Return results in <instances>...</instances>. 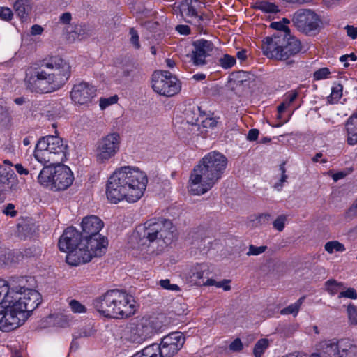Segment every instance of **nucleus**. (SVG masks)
<instances>
[{"label": "nucleus", "mask_w": 357, "mask_h": 357, "mask_svg": "<svg viewBox=\"0 0 357 357\" xmlns=\"http://www.w3.org/2000/svg\"><path fill=\"white\" fill-rule=\"evenodd\" d=\"M70 74V66L65 59L59 55L49 56L27 69L25 84L32 92L51 93L61 89Z\"/></svg>", "instance_id": "f257e3e1"}, {"label": "nucleus", "mask_w": 357, "mask_h": 357, "mask_svg": "<svg viewBox=\"0 0 357 357\" xmlns=\"http://www.w3.org/2000/svg\"><path fill=\"white\" fill-rule=\"evenodd\" d=\"M147 183L146 174L138 167H121L116 169L108 179L107 197L113 204L123 199L135 202L143 196Z\"/></svg>", "instance_id": "f03ea898"}, {"label": "nucleus", "mask_w": 357, "mask_h": 357, "mask_svg": "<svg viewBox=\"0 0 357 357\" xmlns=\"http://www.w3.org/2000/svg\"><path fill=\"white\" fill-rule=\"evenodd\" d=\"M227 158L218 151L206 154L190 173L188 190L194 195L208 192L222 178L227 167Z\"/></svg>", "instance_id": "7ed1b4c3"}, {"label": "nucleus", "mask_w": 357, "mask_h": 357, "mask_svg": "<svg viewBox=\"0 0 357 357\" xmlns=\"http://www.w3.org/2000/svg\"><path fill=\"white\" fill-rule=\"evenodd\" d=\"M95 309L102 316L124 319L133 315L137 310L132 296L123 290L112 289L94 300Z\"/></svg>", "instance_id": "20e7f679"}, {"label": "nucleus", "mask_w": 357, "mask_h": 357, "mask_svg": "<svg viewBox=\"0 0 357 357\" xmlns=\"http://www.w3.org/2000/svg\"><path fill=\"white\" fill-rule=\"evenodd\" d=\"M261 49L268 58L284 61L287 66H291L295 63L292 58L301 51L302 46L296 37L288 36L285 32H276L263 40Z\"/></svg>", "instance_id": "39448f33"}, {"label": "nucleus", "mask_w": 357, "mask_h": 357, "mask_svg": "<svg viewBox=\"0 0 357 357\" xmlns=\"http://www.w3.org/2000/svg\"><path fill=\"white\" fill-rule=\"evenodd\" d=\"M83 238L86 239L87 243L91 248V252L84 253L83 257L79 250L77 254H71L70 261L80 262L91 261L93 257L102 256L107 250L108 245L107 238L99 234L104 227L103 221L96 215L84 217L81 222Z\"/></svg>", "instance_id": "423d86ee"}, {"label": "nucleus", "mask_w": 357, "mask_h": 357, "mask_svg": "<svg viewBox=\"0 0 357 357\" xmlns=\"http://www.w3.org/2000/svg\"><path fill=\"white\" fill-rule=\"evenodd\" d=\"M175 227L172 222L166 219H151L143 225H139L137 232L142 245L156 243L159 251L169 244L174 236Z\"/></svg>", "instance_id": "0eeeda50"}, {"label": "nucleus", "mask_w": 357, "mask_h": 357, "mask_svg": "<svg viewBox=\"0 0 357 357\" xmlns=\"http://www.w3.org/2000/svg\"><path fill=\"white\" fill-rule=\"evenodd\" d=\"M67 145L58 136L48 135L42 137L36 144L34 157L44 165L61 163L66 158Z\"/></svg>", "instance_id": "6e6552de"}, {"label": "nucleus", "mask_w": 357, "mask_h": 357, "mask_svg": "<svg viewBox=\"0 0 357 357\" xmlns=\"http://www.w3.org/2000/svg\"><path fill=\"white\" fill-rule=\"evenodd\" d=\"M56 165H47L40 171L38 182L46 188L52 190H64L73 183L74 176L70 169L60 163Z\"/></svg>", "instance_id": "1a4fd4ad"}, {"label": "nucleus", "mask_w": 357, "mask_h": 357, "mask_svg": "<svg viewBox=\"0 0 357 357\" xmlns=\"http://www.w3.org/2000/svg\"><path fill=\"white\" fill-rule=\"evenodd\" d=\"M58 246L61 251L68 252L66 256V262L73 266L84 264L90 261H84L78 263V261H70L71 254H77L79 250L83 257L84 253L91 252V248L87 243L86 239L83 238L82 234L79 233L75 227H68L60 237Z\"/></svg>", "instance_id": "9d476101"}, {"label": "nucleus", "mask_w": 357, "mask_h": 357, "mask_svg": "<svg viewBox=\"0 0 357 357\" xmlns=\"http://www.w3.org/2000/svg\"><path fill=\"white\" fill-rule=\"evenodd\" d=\"M151 83L155 92L167 97L174 96L181 89L180 81L169 71H155Z\"/></svg>", "instance_id": "9b49d317"}, {"label": "nucleus", "mask_w": 357, "mask_h": 357, "mask_svg": "<svg viewBox=\"0 0 357 357\" xmlns=\"http://www.w3.org/2000/svg\"><path fill=\"white\" fill-rule=\"evenodd\" d=\"M121 142L120 135L116 132L102 137L96 143V160L105 163L114 158L120 150Z\"/></svg>", "instance_id": "f8f14e48"}, {"label": "nucleus", "mask_w": 357, "mask_h": 357, "mask_svg": "<svg viewBox=\"0 0 357 357\" xmlns=\"http://www.w3.org/2000/svg\"><path fill=\"white\" fill-rule=\"evenodd\" d=\"M292 21L298 30L306 34L314 33L321 24L317 15L310 10H298L294 13Z\"/></svg>", "instance_id": "ddd939ff"}, {"label": "nucleus", "mask_w": 357, "mask_h": 357, "mask_svg": "<svg viewBox=\"0 0 357 357\" xmlns=\"http://www.w3.org/2000/svg\"><path fill=\"white\" fill-rule=\"evenodd\" d=\"M185 337L180 331H174L164 336L158 344L162 357H173L183 348Z\"/></svg>", "instance_id": "4468645a"}, {"label": "nucleus", "mask_w": 357, "mask_h": 357, "mask_svg": "<svg viewBox=\"0 0 357 357\" xmlns=\"http://www.w3.org/2000/svg\"><path fill=\"white\" fill-rule=\"evenodd\" d=\"M194 50L191 54H185L182 61L183 63H192L194 66L206 64V58L211 55L213 50V44L206 40H197L192 43Z\"/></svg>", "instance_id": "2eb2a0df"}, {"label": "nucleus", "mask_w": 357, "mask_h": 357, "mask_svg": "<svg viewBox=\"0 0 357 357\" xmlns=\"http://www.w3.org/2000/svg\"><path fill=\"white\" fill-rule=\"evenodd\" d=\"M5 305L0 319V329L6 332L19 327L27 317L13 303Z\"/></svg>", "instance_id": "dca6fc26"}, {"label": "nucleus", "mask_w": 357, "mask_h": 357, "mask_svg": "<svg viewBox=\"0 0 357 357\" xmlns=\"http://www.w3.org/2000/svg\"><path fill=\"white\" fill-rule=\"evenodd\" d=\"M41 303V296L38 291L32 289H26L19 296L15 297L14 301L12 302L20 311L23 312L24 314L29 316V313L33 311Z\"/></svg>", "instance_id": "f3484780"}, {"label": "nucleus", "mask_w": 357, "mask_h": 357, "mask_svg": "<svg viewBox=\"0 0 357 357\" xmlns=\"http://www.w3.org/2000/svg\"><path fill=\"white\" fill-rule=\"evenodd\" d=\"M204 8V3L199 0H184L179 5L181 16L188 22H197L196 25L202 30L203 26L200 22L203 20Z\"/></svg>", "instance_id": "a211bd4d"}, {"label": "nucleus", "mask_w": 357, "mask_h": 357, "mask_svg": "<svg viewBox=\"0 0 357 357\" xmlns=\"http://www.w3.org/2000/svg\"><path fill=\"white\" fill-rule=\"evenodd\" d=\"M340 340L332 339L319 344V351L310 356L303 354H291L283 357H341Z\"/></svg>", "instance_id": "6ab92c4d"}, {"label": "nucleus", "mask_w": 357, "mask_h": 357, "mask_svg": "<svg viewBox=\"0 0 357 357\" xmlns=\"http://www.w3.org/2000/svg\"><path fill=\"white\" fill-rule=\"evenodd\" d=\"M96 89L87 82L75 84L70 91L72 100L79 105H88L96 96Z\"/></svg>", "instance_id": "aec40b11"}, {"label": "nucleus", "mask_w": 357, "mask_h": 357, "mask_svg": "<svg viewBox=\"0 0 357 357\" xmlns=\"http://www.w3.org/2000/svg\"><path fill=\"white\" fill-rule=\"evenodd\" d=\"M138 325L146 340L160 332L162 328V322L156 317H143Z\"/></svg>", "instance_id": "412c9836"}, {"label": "nucleus", "mask_w": 357, "mask_h": 357, "mask_svg": "<svg viewBox=\"0 0 357 357\" xmlns=\"http://www.w3.org/2000/svg\"><path fill=\"white\" fill-rule=\"evenodd\" d=\"M28 280L26 277L13 276L6 280L7 286L9 288V293L14 300L15 297L19 296L21 292L26 289V283Z\"/></svg>", "instance_id": "4be33fe9"}, {"label": "nucleus", "mask_w": 357, "mask_h": 357, "mask_svg": "<svg viewBox=\"0 0 357 357\" xmlns=\"http://www.w3.org/2000/svg\"><path fill=\"white\" fill-rule=\"evenodd\" d=\"M345 128L347 134V143L349 145L357 144V111L347 120Z\"/></svg>", "instance_id": "5701e85b"}, {"label": "nucleus", "mask_w": 357, "mask_h": 357, "mask_svg": "<svg viewBox=\"0 0 357 357\" xmlns=\"http://www.w3.org/2000/svg\"><path fill=\"white\" fill-rule=\"evenodd\" d=\"M13 8L21 21L25 22L28 20L32 9V0H15Z\"/></svg>", "instance_id": "b1692460"}, {"label": "nucleus", "mask_w": 357, "mask_h": 357, "mask_svg": "<svg viewBox=\"0 0 357 357\" xmlns=\"http://www.w3.org/2000/svg\"><path fill=\"white\" fill-rule=\"evenodd\" d=\"M209 274L208 267L206 264H200L193 266L190 272L191 282L196 285H202L204 278Z\"/></svg>", "instance_id": "393cba45"}, {"label": "nucleus", "mask_w": 357, "mask_h": 357, "mask_svg": "<svg viewBox=\"0 0 357 357\" xmlns=\"http://www.w3.org/2000/svg\"><path fill=\"white\" fill-rule=\"evenodd\" d=\"M341 357H356L357 356V345L354 344L350 340L346 339L340 340Z\"/></svg>", "instance_id": "a878e982"}, {"label": "nucleus", "mask_w": 357, "mask_h": 357, "mask_svg": "<svg viewBox=\"0 0 357 357\" xmlns=\"http://www.w3.org/2000/svg\"><path fill=\"white\" fill-rule=\"evenodd\" d=\"M252 8L267 13H276L279 12L278 6L267 1H257Z\"/></svg>", "instance_id": "bb28decb"}, {"label": "nucleus", "mask_w": 357, "mask_h": 357, "mask_svg": "<svg viewBox=\"0 0 357 357\" xmlns=\"http://www.w3.org/2000/svg\"><path fill=\"white\" fill-rule=\"evenodd\" d=\"M13 302L6 280L0 278V304L10 305Z\"/></svg>", "instance_id": "cd10ccee"}, {"label": "nucleus", "mask_w": 357, "mask_h": 357, "mask_svg": "<svg viewBox=\"0 0 357 357\" xmlns=\"http://www.w3.org/2000/svg\"><path fill=\"white\" fill-rule=\"evenodd\" d=\"M128 340L134 344H142L146 340L138 324L130 328Z\"/></svg>", "instance_id": "c85d7f7f"}, {"label": "nucleus", "mask_w": 357, "mask_h": 357, "mask_svg": "<svg viewBox=\"0 0 357 357\" xmlns=\"http://www.w3.org/2000/svg\"><path fill=\"white\" fill-rule=\"evenodd\" d=\"M344 288L342 282H339L335 280H329L325 282L326 291L331 296L340 294Z\"/></svg>", "instance_id": "c756f323"}, {"label": "nucleus", "mask_w": 357, "mask_h": 357, "mask_svg": "<svg viewBox=\"0 0 357 357\" xmlns=\"http://www.w3.org/2000/svg\"><path fill=\"white\" fill-rule=\"evenodd\" d=\"M343 86L340 83H334L328 102L331 104L337 103L342 96Z\"/></svg>", "instance_id": "7c9ffc66"}, {"label": "nucleus", "mask_w": 357, "mask_h": 357, "mask_svg": "<svg viewBox=\"0 0 357 357\" xmlns=\"http://www.w3.org/2000/svg\"><path fill=\"white\" fill-rule=\"evenodd\" d=\"M59 114L60 107H59L57 104L46 107L42 112V116L47 118L48 120H54L57 118Z\"/></svg>", "instance_id": "2f4dec72"}, {"label": "nucleus", "mask_w": 357, "mask_h": 357, "mask_svg": "<svg viewBox=\"0 0 357 357\" xmlns=\"http://www.w3.org/2000/svg\"><path fill=\"white\" fill-rule=\"evenodd\" d=\"M143 357H162L158 344L148 345L139 351Z\"/></svg>", "instance_id": "473e14b6"}, {"label": "nucleus", "mask_w": 357, "mask_h": 357, "mask_svg": "<svg viewBox=\"0 0 357 357\" xmlns=\"http://www.w3.org/2000/svg\"><path fill=\"white\" fill-rule=\"evenodd\" d=\"M304 300H305L304 296L300 298L296 303L291 304L290 305L287 306V307L283 308L280 311V313L282 314H296L298 312L300 307H301L302 303H303Z\"/></svg>", "instance_id": "72a5a7b5"}, {"label": "nucleus", "mask_w": 357, "mask_h": 357, "mask_svg": "<svg viewBox=\"0 0 357 357\" xmlns=\"http://www.w3.org/2000/svg\"><path fill=\"white\" fill-rule=\"evenodd\" d=\"M195 110H198V109L189 107L185 109L184 115L188 123L191 125L197 124L199 119V114Z\"/></svg>", "instance_id": "f704fd0d"}, {"label": "nucleus", "mask_w": 357, "mask_h": 357, "mask_svg": "<svg viewBox=\"0 0 357 357\" xmlns=\"http://www.w3.org/2000/svg\"><path fill=\"white\" fill-rule=\"evenodd\" d=\"M324 248L328 253L332 254L334 252H344L345 250L344 245L337 241H331L327 242Z\"/></svg>", "instance_id": "c9c22d12"}, {"label": "nucleus", "mask_w": 357, "mask_h": 357, "mask_svg": "<svg viewBox=\"0 0 357 357\" xmlns=\"http://www.w3.org/2000/svg\"><path fill=\"white\" fill-rule=\"evenodd\" d=\"M268 347V341L266 339H261L257 342L254 347L253 354L255 357H261L264 351Z\"/></svg>", "instance_id": "e433bc0d"}, {"label": "nucleus", "mask_w": 357, "mask_h": 357, "mask_svg": "<svg viewBox=\"0 0 357 357\" xmlns=\"http://www.w3.org/2000/svg\"><path fill=\"white\" fill-rule=\"evenodd\" d=\"M347 314L350 325H357V307L350 303L347 307Z\"/></svg>", "instance_id": "4c0bfd02"}, {"label": "nucleus", "mask_w": 357, "mask_h": 357, "mask_svg": "<svg viewBox=\"0 0 357 357\" xmlns=\"http://www.w3.org/2000/svg\"><path fill=\"white\" fill-rule=\"evenodd\" d=\"M220 66L224 69H229L234 66L236 63V59L229 54H225L219 59Z\"/></svg>", "instance_id": "58836bf2"}, {"label": "nucleus", "mask_w": 357, "mask_h": 357, "mask_svg": "<svg viewBox=\"0 0 357 357\" xmlns=\"http://www.w3.org/2000/svg\"><path fill=\"white\" fill-rule=\"evenodd\" d=\"M297 330V324H287L281 328L280 333L282 337L288 338L291 337Z\"/></svg>", "instance_id": "ea45409f"}, {"label": "nucleus", "mask_w": 357, "mask_h": 357, "mask_svg": "<svg viewBox=\"0 0 357 357\" xmlns=\"http://www.w3.org/2000/svg\"><path fill=\"white\" fill-rule=\"evenodd\" d=\"M284 165V162L280 165L279 169L281 172V178L278 182L274 184L273 186L274 188H275L278 191L282 190L284 183L287 181V179L288 178V176L286 174V169Z\"/></svg>", "instance_id": "a19ab883"}, {"label": "nucleus", "mask_w": 357, "mask_h": 357, "mask_svg": "<svg viewBox=\"0 0 357 357\" xmlns=\"http://www.w3.org/2000/svg\"><path fill=\"white\" fill-rule=\"evenodd\" d=\"M51 318L54 319V324L59 327H65L69 323V318L65 314H56Z\"/></svg>", "instance_id": "79ce46f5"}, {"label": "nucleus", "mask_w": 357, "mask_h": 357, "mask_svg": "<svg viewBox=\"0 0 357 357\" xmlns=\"http://www.w3.org/2000/svg\"><path fill=\"white\" fill-rule=\"evenodd\" d=\"M71 311L74 313H85L86 307L77 300L73 299L69 302Z\"/></svg>", "instance_id": "37998d69"}, {"label": "nucleus", "mask_w": 357, "mask_h": 357, "mask_svg": "<svg viewBox=\"0 0 357 357\" xmlns=\"http://www.w3.org/2000/svg\"><path fill=\"white\" fill-rule=\"evenodd\" d=\"M357 217V199L354 202L351 206L344 212V218L347 220H351Z\"/></svg>", "instance_id": "c03bdc74"}, {"label": "nucleus", "mask_w": 357, "mask_h": 357, "mask_svg": "<svg viewBox=\"0 0 357 357\" xmlns=\"http://www.w3.org/2000/svg\"><path fill=\"white\" fill-rule=\"evenodd\" d=\"M331 74V71L328 68H321L314 71L313 73V78L314 80H321L328 78Z\"/></svg>", "instance_id": "a18cd8bd"}, {"label": "nucleus", "mask_w": 357, "mask_h": 357, "mask_svg": "<svg viewBox=\"0 0 357 357\" xmlns=\"http://www.w3.org/2000/svg\"><path fill=\"white\" fill-rule=\"evenodd\" d=\"M267 250V246L261 245L259 247L255 246L254 245H250L248 248V251L246 253L248 256L251 255H259L262 254Z\"/></svg>", "instance_id": "49530a36"}, {"label": "nucleus", "mask_w": 357, "mask_h": 357, "mask_svg": "<svg viewBox=\"0 0 357 357\" xmlns=\"http://www.w3.org/2000/svg\"><path fill=\"white\" fill-rule=\"evenodd\" d=\"M287 217L284 215L278 216L273 222V227L279 231H283L285 225Z\"/></svg>", "instance_id": "de8ad7c7"}, {"label": "nucleus", "mask_w": 357, "mask_h": 357, "mask_svg": "<svg viewBox=\"0 0 357 357\" xmlns=\"http://www.w3.org/2000/svg\"><path fill=\"white\" fill-rule=\"evenodd\" d=\"M298 96V93L296 91H290L285 94L284 102L289 107L291 104L297 98Z\"/></svg>", "instance_id": "09e8293b"}, {"label": "nucleus", "mask_w": 357, "mask_h": 357, "mask_svg": "<svg viewBox=\"0 0 357 357\" xmlns=\"http://www.w3.org/2000/svg\"><path fill=\"white\" fill-rule=\"evenodd\" d=\"M271 27L276 29L277 32H285L288 36H291L289 29L280 22H275L271 24Z\"/></svg>", "instance_id": "8fccbe9b"}, {"label": "nucleus", "mask_w": 357, "mask_h": 357, "mask_svg": "<svg viewBox=\"0 0 357 357\" xmlns=\"http://www.w3.org/2000/svg\"><path fill=\"white\" fill-rule=\"evenodd\" d=\"M349 298L356 299L357 298V293L353 288H348L346 291L342 290L338 295V298Z\"/></svg>", "instance_id": "3c124183"}, {"label": "nucleus", "mask_w": 357, "mask_h": 357, "mask_svg": "<svg viewBox=\"0 0 357 357\" xmlns=\"http://www.w3.org/2000/svg\"><path fill=\"white\" fill-rule=\"evenodd\" d=\"M160 285L165 289L171 290V291H178L179 287L177 284H173L170 283V280L168 279L161 280L160 282Z\"/></svg>", "instance_id": "603ef678"}, {"label": "nucleus", "mask_w": 357, "mask_h": 357, "mask_svg": "<svg viewBox=\"0 0 357 357\" xmlns=\"http://www.w3.org/2000/svg\"><path fill=\"white\" fill-rule=\"evenodd\" d=\"M13 14L12 10L7 7H0V18L9 21L12 19Z\"/></svg>", "instance_id": "864d4df0"}, {"label": "nucleus", "mask_w": 357, "mask_h": 357, "mask_svg": "<svg viewBox=\"0 0 357 357\" xmlns=\"http://www.w3.org/2000/svg\"><path fill=\"white\" fill-rule=\"evenodd\" d=\"M94 333H95V331L91 327L84 328H82L79 331V332L77 335H75V338L87 337L92 336L93 335H94Z\"/></svg>", "instance_id": "5fc2aeb1"}, {"label": "nucleus", "mask_w": 357, "mask_h": 357, "mask_svg": "<svg viewBox=\"0 0 357 357\" xmlns=\"http://www.w3.org/2000/svg\"><path fill=\"white\" fill-rule=\"evenodd\" d=\"M117 100V98L114 97H111L109 98H100V107L102 109H105L108 106L115 103Z\"/></svg>", "instance_id": "6e6d98bb"}, {"label": "nucleus", "mask_w": 357, "mask_h": 357, "mask_svg": "<svg viewBox=\"0 0 357 357\" xmlns=\"http://www.w3.org/2000/svg\"><path fill=\"white\" fill-rule=\"evenodd\" d=\"M130 34L131 36L130 42L133 44L136 49H139L140 47V44L139 42V36L137 32L134 29H130Z\"/></svg>", "instance_id": "4d7b16f0"}, {"label": "nucleus", "mask_w": 357, "mask_h": 357, "mask_svg": "<svg viewBox=\"0 0 357 357\" xmlns=\"http://www.w3.org/2000/svg\"><path fill=\"white\" fill-rule=\"evenodd\" d=\"M137 69L134 66H126L123 70V75L126 77H132L137 73Z\"/></svg>", "instance_id": "13d9d810"}, {"label": "nucleus", "mask_w": 357, "mask_h": 357, "mask_svg": "<svg viewBox=\"0 0 357 357\" xmlns=\"http://www.w3.org/2000/svg\"><path fill=\"white\" fill-rule=\"evenodd\" d=\"M243 349V344L239 338L234 340L229 345V349L233 351H238Z\"/></svg>", "instance_id": "bf43d9fd"}, {"label": "nucleus", "mask_w": 357, "mask_h": 357, "mask_svg": "<svg viewBox=\"0 0 357 357\" xmlns=\"http://www.w3.org/2000/svg\"><path fill=\"white\" fill-rule=\"evenodd\" d=\"M3 212L6 215H10L11 217H15L17 214L16 211H15V206L13 204H8Z\"/></svg>", "instance_id": "052dcab7"}, {"label": "nucleus", "mask_w": 357, "mask_h": 357, "mask_svg": "<svg viewBox=\"0 0 357 357\" xmlns=\"http://www.w3.org/2000/svg\"><path fill=\"white\" fill-rule=\"evenodd\" d=\"M345 29H347V35L352 39L357 38V28L352 26L347 25Z\"/></svg>", "instance_id": "680f3d73"}, {"label": "nucleus", "mask_w": 357, "mask_h": 357, "mask_svg": "<svg viewBox=\"0 0 357 357\" xmlns=\"http://www.w3.org/2000/svg\"><path fill=\"white\" fill-rule=\"evenodd\" d=\"M258 135H259V130L257 129H255V128L250 129L248 131V133L247 135V139L249 141H255L257 139Z\"/></svg>", "instance_id": "e2e57ef3"}, {"label": "nucleus", "mask_w": 357, "mask_h": 357, "mask_svg": "<svg viewBox=\"0 0 357 357\" xmlns=\"http://www.w3.org/2000/svg\"><path fill=\"white\" fill-rule=\"evenodd\" d=\"M176 30L182 35H188L190 33V29L188 25H177Z\"/></svg>", "instance_id": "0e129e2a"}, {"label": "nucleus", "mask_w": 357, "mask_h": 357, "mask_svg": "<svg viewBox=\"0 0 357 357\" xmlns=\"http://www.w3.org/2000/svg\"><path fill=\"white\" fill-rule=\"evenodd\" d=\"M71 19L72 17L70 13H64L59 17V22L63 24H68L70 22Z\"/></svg>", "instance_id": "69168bd1"}, {"label": "nucleus", "mask_w": 357, "mask_h": 357, "mask_svg": "<svg viewBox=\"0 0 357 357\" xmlns=\"http://www.w3.org/2000/svg\"><path fill=\"white\" fill-rule=\"evenodd\" d=\"M229 282L230 281L228 280H224L222 281L218 282L216 287L218 288L222 287L225 291H229L231 289V287L228 285Z\"/></svg>", "instance_id": "338daca9"}, {"label": "nucleus", "mask_w": 357, "mask_h": 357, "mask_svg": "<svg viewBox=\"0 0 357 357\" xmlns=\"http://www.w3.org/2000/svg\"><path fill=\"white\" fill-rule=\"evenodd\" d=\"M43 29L41 26L38 24H34L31 26V33L32 35H40L43 33Z\"/></svg>", "instance_id": "774afa93"}]
</instances>
